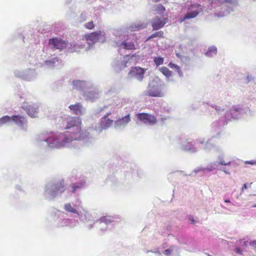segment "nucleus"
<instances>
[{"mask_svg": "<svg viewBox=\"0 0 256 256\" xmlns=\"http://www.w3.org/2000/svg\"><path fill=\"white\" fill-rule=\"evenodd\" d=\"M76 130V132L72 133L71 138H66L64 135L62 134H59L58 138L62 140L60 142H55L56 140H54L52 144H55L56 146H61L64 145L68 142H70L72 140H80L89 138L90 134V132H88V130L82 129L81 126Z\"/></svg>", "mask_w": 256, "mask_h": 256, "instance_id": "f257e3e1", "label": "nucleus"}, {"mask_svg": "<svg viewBox=\"0 0 256 256\" xmlns=\"http://www.w3.org/2000/svg\"><path fill=\"white\" fill-rule=\"evenodd\" d=\"M62 128L64 130H69L76 128L77 130L82 125V122L79 118L75 116H68L62 120Z\"/></svg>", "mask_w": 256, "mask_h": 256, "instance_id": "f03ea898", "label": "nucleus"}, {"mask_svg": "<svg viewBox=\"0 0 256 256\" xmlns=\"http://www.w3.org/2000/svg\"><path fill=\"white\" fill-rule=\"evenodd\" d=\"M146 95L154 97L162 96L164 94L162 92L161 84L154 81L150 82L146 91Z\"/></svg>", "mask_w": 256, "mask_h": 256, "instance_id": "7ed1b4c3", "label": "nucleus"}, {"mask_svg": "<svg viewBox=\"0 0 256 256\" xmlns=\"http://www.w3.org/2000/svg\"><path fill=\"white\" fill-rule=\"evenodd\" d=\"M22 108L26 111L28 114L31 117H36L38 114V106L32 102H24Z\"/></svg>", "mask_w": 256, "mask_h": 256, "instance_id": "20e7f679", "label": "nucleus"}, {"mask_svg": "<svg viewBox=\"0 0 256 256\" xmlns=\"http://www.w3.org/2000/svg\"><path fill=\"white\" fill-rule=\"evenodd\" d=\"M138 118L144 124L154 125L157 122L156 116L148 113H139L137 114Z\"/></svg>", "mask_w": 256, "mask_h": 256, "instance_id": "39448f33", "label": "nucleus"}, {"mask_svg": "<svg viewBox=\"0 0 256 256\" xmlns=\"http://www.w3.org/2000/svg\"><path fill=\"white\" fill-rule=\"evenodd\" d=\"M104 32L98 30L93 32L86 34L84 36V38L87 42H90L92 44L96 42L100 38L104 36Z\"/></svg>", "mask_w": 256, "mask_h": 256, "instance_id": "423d86ee", "label": "nucleus"}, {"mask_svg": "<svg viewBox=\"0 0 256 256\" xmlns=\"http://www.w3.org/2000/svg\"><path fill=\"white\" fill-rule=\"evenodd\" d=\"M200 5L199 4H194L191 5L190 9H193L194 8H200L199 10L196 9V10H194L192 12H188L184 17H182L180 18V22H182L188 19H190L192 18H196L198 14L200 12L202 8H200Z\"/></svg>", "mask_w": 256, "mask_h": 256, "instance_id": "0eeeda50", "label": "nucleus"}, {"mask_svg": "<svg viewBox=\"0 0 256 256\" xmlns=\"http://www.w3.org/2000/svg\"><path fill=\"white\" fill-rule=\"evenodd\" d=\"M144 69L139 66H135L132 68L128 72V76L131 78H136L139 81H142L144 78Z\"/></svg>", "mask_w": 256, "mask_h": 256, "instance_id": "6e6552de", "label": "nucleus"}, {"mask_svg": "<svg viewBox=\"0 0 256 256\" xmlns=\"http://www.w3.org/2000/svg\"><path fill=\"white\" fill-rule=\"evenodd\" d=\"M168 22V18H161L158 16H155L152 21L153 30H156L162 28Z\"/></svg>", "mask_w": 256, "mask_h": 256, "instance_id": "1a4fd4ad", "label": "nucleus"}, {"mask_svg": "<svg viewBox=\"0 0 256 256\" xmlns=\"http://www.w3.org/2000/svg\"><path fill=\"white\" fill-rule=\"evenodd\" d=\"M49 44L53 46V48L62 50L66 48L67 43L60 38H52L49 40Z\"/></svg>", "mask_w": 256, "mask_h": 256, "instance_id": "9d476101", "label": "nucleus"}, {"mask_svg": "<svg viewBox=\"0 0 256 256\" xmlns=\"http://www.w3.org/2000/svg\"><path fill=\"white\" fill-rule=\"evenodd\" d=\"M130 120V114L117 120L115 122V127L125 126Z\"/></svg>", "mask_w": 256, "mask_h": 256, "instance_id": "9b49d317", "label": "nucleus"}, {"mask_svg": "<svg viewBox=\"0 0 256 256\" xmlns=\"http://www.w3.org/2000/svg\"><path fill=\"white\" fill-rule=\"evenodd\" d=\"M113 120L106 118V116H103L100 122V126L102 128L101 131L103 130H106L112 126Z\"/></svg>", "mask_w": 256, "mask_h": 256, "instance_id": "f8f14e48", "label": "nucleus"}, {"mask_svg": "<svg viewBox=\"0 0 256 256\" xmlns=\"http://www.w3.org/2000/svg\"><path fill=\"white\" fill-rule=\"evenodd\" d=\"M69 108L76 115H82V114L83 107L80 103L71 104L69 106Z\"/></svg>", "mask_w": 256, "mask_h": 256, "instance_id": "ddd939ff", "label": "nucleus"}, {"mask_svg": "<svg viewBox=\"0 0 256 256\" xmlns=\"http://www.w3.org/2000/svg\"><path fill=\"white\" fill-rule=\"evenodd\" d=\"M12 121L14 122L17 125L23 127L24 124L26 123V120L24 116L16 115L12 116Z\"/></svg>", "mask_w": 256, "mask_h": 256, "instance_id": "4468645a", "label": "nucleus"}, {"mask_svg": "<svg viewBox=\"0 0 256 256\" xmlns=\"http://www.w3.org/2000/svg\"><path fill=\"white\" fill-rule=\"evenodd\" d=\"M119 46L128 50H135L136 49V46L132 42H124L119 45Z\"/></svg>", "mask_w": 256, "mask_h": 256, "instance_id": "2eb2a0df", "label": "nucleus"}, {"mask_svg": "<svg viewBox=\"0 0 256 256\" xmlns=\"http://www.w3.org/2000/svg\"><path fill=\"white\" fill-rule=\"evenodd\" d=\"M160 72L165 76L167 78H169L172 76V72L166 66H162L160 68Z\"/></svg>", "mask_w": 256, "mask_h": 256, "instance_id": "dca6fc26", "label": "nucleus"}, {"mask_svg": "<svg viewBox=\"0 0 256 256\" xmlns=\"http://www.w3.org/2000/svg\"><path fill=\"white\" fill-rule=\"evenodd\" d=\"M56 192L58 193L62 194L65 190V187L64 183V181H62L55 184Z\"/></svg>", "mask_w": 256, "mask_h": 256, "instance_id": "f3484780", "label": "nucleus"}, {"mask_svg": "<svg viewBox=\"0 0 256 256\" xmlns=\"http://www.w3.org/2000/svg\"><path fill=\"white\" fill-rule=\"evenodd\" d=\"M158 37L160 38H164V32L162 30L156 32L154 33L153 34H151L150 36H149L146 40V41L149 40L152 38H154Z\"/></svg>", "mask_w": 256, "mask_h": 256, "instance_id": "a211bd4d", "label": "nucleus"}, {"mask_svg": "<svg viewBox=\"0 0 256 256\" xmlns=\"http://www.w3.org/2000/svg\"><path fill=\"white\" fill-rule=\"evenodd\" d=\"M11 122H12V117L8 116H4L0 118V126H2L7 123H9Z\"/></svg>", "mask_w": 256, "mask_h": 256, "instance_id": "6ab92c4d", "label": "nucleus"}, {"mask_svg": "<svg viewBox=\"0 0 256 256\" xmlns=\"http://www.w3.org/2000/svg\"><path fill=\"white\" fill-rule=\"evenodd\" d=\"M217 52V48L216 47L212 46L208 48V50L206 52V55L208 56L211 57L214 54H216Z\"/></svg>", "mask_w": 256, "mask_h": 256, "instance_id": "aec40b11", "label": "nucleus"}, {"mask_svg": "<svg viewBox=\"0 0 256 256\" xmlns=\"http://www.w3.org/2000/svg\"><path fill=\"white\" fill-rule=\"evenodd\" d=\"M64 209L68 212H70L74 214H78V212L75 208H73L70 204H66L64 205Z\"/></svg>", "mask_w": 256, "mask_h": 256, "instance_id": "412c9836", "label": "nucleus"}, {"mask_svg": "<svg viewBox=\"0 0 256 256\" xmlns=\"http://www.w3.org/2000/svg\"><path fill=\"white\" fill-rule=\"evenodd\" d=\"M155 10L156 11L158 14H162L166 10V9L162 4H159L156 6Z\"/></svg>", "mask_w": 256, "mask_h": 256, "instance_id": "4be33fe9", "label": "nucleus"}, {"mask_svg": "<svg viewBox=\"0 0 256 256\" xmlns=\"http://www.w3.org/2000/svg\"><path fill=\"white\" fill-rule=\"evenodd\" d=\"M164 60V58L162 57H156L154 58V60L155 64L157 66H158L160 65L163 64Z\"/></svg>", "mask_w": 256, "mask_h": 256, "instance_id": "5701e85b", "label": "nucleus"}, {"mask_svg": "<svg viewBox=\"0 0 256 256\" xmlns=\"http://www.w3.org/2000/svg\"><path fill=\"white\" fill-rule=\"evenodd\" d=\"M94 26L95 25L92 21L86 23L84 25V26L86 28L90 30L94 28Z\"/></svg>", "mask_w": 256, "mask_h": 256, "instance_id": "b1692460", "label": "nucleus"}, {"mask_svg": "<svg viewBox=\"0 0 256 256\" xmlns=\"http://www.w3.org/2000/svg\"><path fill=\"white\" fill-rule=\"evenodd\" d=\"M100 221L106 224H109L112 222L110 216H102L100 218Z\"/></svg>", "mask_w": 256, "mask_h": 256, "instance_id": "393cba45", "label": "nucleus"}, {"mask_svg": "<svg viewBox=\"0 0 256 256\" xmlns=\"http://www.w3.org/2000/svg\"><path fill=\"white\" fill-rule=\"evenodd\" d=\"M168 66L172 68H176V70H177V72H178V74L181 73V70H180V67L170 62L168 64Z\"/></svg>", "mask_w": 256, "mask_h": 256, "instance_id": "a878e982", "label": "nucleus"}, {"mask_svg": "<svg viewBox=\"0 0 256 256\" xmlns=\"http://www.w3.org/2000/svg\"><path fill=\"white\" fill-rule=\"evenodd\" d=\"M72 192L73 193L75 192L76 190L78 189V188H79L81 187V186H78V185H76V184H72Z\"/></svg>", "mask_w": 256, "mask_h": 256, "instance_id": "bb28decb", "label": "nucleus"}, {"mask_svg": "<svg viewBox=\"0 0 256 256\" xmlns=\"http://www.w3.org/2000/svg\"><path fill=\"white\" fill-rule=\"evenodd\" d=\"M172 250H173V248L166 249L164 251V254L166 256H169L171 254Z\"/></svg>", "mask_w": 256, "mask_h": 256, "instance_id": "cd10ccee", "label": "nucleus"}, {"mask_svg": "<svg viewBox=\"0 0 256 256\" xmlns=\"http://www.w3.org/2000/svg\"><path fill=\"white\" fill-rule=\"evenodd\" d=\"M235 252L237 254H242V250H241V249L238 248V247H236L235 248Z\"/></svg>", "mask_w": 256, "mask_h": 256, "instance_id": "c85d7f7f", "label": "nucleus"}, {"mask_svg": "<svg viewBox=\"0 0 256 256\" xmlns=\"http://www.w3.org/2000/svg\"><path fill=\"white\" fill-rule=\"evenodd\" d=\"M86 20V16L85 14H82L80 16V22H83Z\"/></svg>", "mask_w": 256, "mask_h": 256, "instance_id": "c756f323", "label": "nucleus"}, {"mask_svg": "<svg viewBox=\"0 0 256 256\" xmlns=\"http://www.w3.org/2000/svg\"><path fill=\"white\" fill-rule=\"evenodd\" d=\"M144 28V26H143L142 25H138V26H136L135 28H133V27H132V30H138L140 29V28Z\"/></svg>", "mask_w": 256, "mask_h": 256, "instance_id": "7c9ffc66", "label": "nucleus"}, {"mask_svg": "<svg viewBox=\"0 0 256 256\" xmlns=\"http://www.w3.org/2000/svg\"><path fill=\"white\" fill-rule=\"evenodd\" d=\"M249 244L254 246V248H256V240H253L252 242H250Z\"/></svg>", "mask_w": 256, "mask_h": 256, "instance_id": "2f4dec72", "label": "nucleus"}, {"mask_svg": "<svg viewBox=\"0 0 256 256\" xmlns=\"http://www.w3.org/2000/svg\"><path fill=\"white\" fill-rule=\"evenodd\" d=\"M83 81H80V80H74L73 81V84L74 86H76L78 84H81L83 82Z\"/></svg>", "mask_w": 256, "mask_h": 256, "instance_id": "473e14b6", "label": "nucleus"}, {"mask_svg": "<svg viewBox=\"0 0 256 256\" xmlns=\"http://www.w3.org/2000/svg\"><path fill=\"white\" fill-rule=\"evenodd\" d=\"M246 164H256V161L254 160H250L246 162Z\"/></svg>", "mask_w": 256, "mask_h": 256, "instance_id": "72a5a7b5", "label": "nucleus"}, {"mask_svg": "<svg viewBox=\"0 0 256 256\" xmlns=\"http://www.w3.org/2000/svg\"><path fill=\"white\" fill-rule=\"evenodd\" d=\"M189 220L191 222L192 224H195L194 218L192 216H190L188 218Z\"/></svg>", "mask_w": 256, "mask_h": 256, "instance_id": "f704fd0d", "label": "nucleus"}, {"mask_svg": "<svg viewBox=\"0 0 256 256\" xmlns=\"http://www.w3.org/2000/svg\"><path fill=\"white\" fill-rule=\"evenodd\" d=\"M230 162H228V163H226L224 161H220V164H222V165H224V166H226V165H228V164H230Z\"/></svg>", "mask_w": 256, "mask_h": 256, "instance_id": "c9c22d12", "label": "nucleus"}, {"mask_svg": "<svg viewBox=\"0 0 256 256\" xmlns=\"http://www.w3.org/2000/svg\"><path fill=\"white\" fill-rule=\"evenodd\" d=\"M212 170V168H204L202 169L201 170L202 171H208L210 172Z\"/></svg>", "mask_w": 256, "mask_h": 256, "instance_id": "e433bc0d", "label": "nucleus"}, {"mask_svg": "<svg viewBox=\"0 0 256 256\" xmlns=\"http://www.w3.org/2000/svg\"><path fill=\"white\" fill-rule=\"evenodd\" d=\"M248 244V241H244V242H242V246H247Z\"/></svg>", "mask_w": 256, "mask_h": 256, "instance_id": "4c0bfd02", "label": "nucleus"}, {"mask_svg": "<svg viewBox=\"0 0 256 256\" xmlns=\"http://www.w3.org/2000/svg\"><path fill=\"white\" fill-rule=\"evenodd\" d=\"M248 188V186H247V184H244L243 186L242 187V190L243 191L244 189H246Z\"/></svg>", "mask_w": 256, "mask_h": 256, "instance_id": "58836bf2", "label": "nucleus"}, {"mask_svg": "<svg viewBox=\"0 0 256 256\" xmlns=\"http://www.w3.org/2000/svg\"><path fill=\"white\" fill-rule=\"evenodd\" d=\"M111 114L110 112L108 113L106 115H105L104 116H106V118H108V117Z\"/></svg>", "mask_w": 256, "mask_h": 256, "instance_id": "ea45409f", "label": "nucleus"}, {"mask_svg": "<svg viewBox=\"0 0 256 256\" xmlns=\"http://www.w3.org/2000/svg\"><path fill=\"white\" fill-rule=\"evenodd\" d=\"M226 2H228V3H232V0H224Z\"/></svg>", "mask_w": 256, "mask_h": 256, "instance_id": "a19ab883", "label": "nucleus"}, {"mask_svg": "<svg viewBox=\"0 0 256 256\" xmlns=\"http://www.w3.org/2000/svg\"><path fill=\"white\" fill-rule=\"evenodd\" d=\"M153 2H157L159 1H160V0H152Z\"/></svg>", "mask_w": 256, "mask_h": 256, "instance_id": "79ce46f5", "label": "nucleus"}, {"mask_svg": "<svg viewBox=\"0 0 256 256\" xmlns=\"http://www.w3.org/2000/svg\"><path fill=\"white\" fill-rule=\"evenodd\" d=\"M224 202H226V203H228V202H230V200H224Z\"/></svg>", "mask_w": 256, "mask_h": 256, "instance_id": "37998d69", "label": "nucleus"}, {"mask_svg": "<svg viewBox=\"0 0 256 256\" xmlns=\"http://www.w3.org/2000/svg\"><path fill=\"white\" fill-rule=\"evenodd\" d=\"M47 142H49V143H50V140H47Z\"/></svg>", "mask_w": 256, "mask_h": 256, "instance_id": "c03bdc74", "label": "nucleus"}, {"mask_svg": "<svg viewBox=\"0 0 256 256\" xmlns=\"http://www.w3.org/2000/svg\"><path fill=\"white\" fill-rule=\"evenodd\" d=\"M164 119H166V118H162V120H164Z\"/></svg>", "mask_w": 256, "mask_h": 256, "instance_id": "a18cd8bd", "label": "nucleus"}]
</instances>
